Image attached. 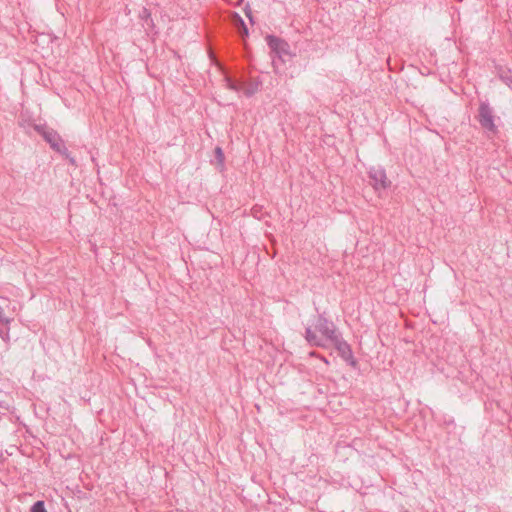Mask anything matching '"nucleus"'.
<instances>
[{"instance_id": "6e6552de", "label": "nucleus", "mask_w": 512, "mask_h": 512, "mask_svg": "<svg viewBox=\"0 0 512 512\" xmlns=\"http://www.w3.org/2000/svg\"><path fill=\"white\" fill-rule=\"evenodd\" d=\"M140 18L144 20L149 27H153L154 24L151 17V13L147 8L142 9V11L140 12Z\"/></svg>"}, {"instance_id": "7ed1b4c3", "label": "nucleus", "mask_w": 512, "mask_h": 512, "mask_svg": "<svg viewBox=\"0 0 512 512\" xmlns=\"http://www.w3.org/2000/svg\"><path fill=\"white\" fill-rule=\"evenodd\" d=\"M269 48L279 57L289 55V45L286 41L273 35L266 37Z\"/></svg>"}, {"instance_id": "0eeeda50", "label": "nucleus", "mask_w": 512, "mask_h": 512, "mask_svg": "<svg viewBox=\"0 0 512 512\" xmlns=\"http://www.w3.org/2000/svg\"><path fill=\"white\" fill-rule=\"evenodd\" d=\"M305 339L312 346H317V347H325L326 346L325 340L322 337L317 336L315 331H313L310 327L306 328Z\"/></svg>"}, {"instance_id": "ddd939ff", "label": "nucleus", "mask_w": 512, "mask_h": 512, "mask_svg": "<svg viewBox=\"0 0 512 512\" xmlns=\"http://www.w3.org/2000/svg\"><path fill=\"white\" fill-rule=\"evenodd\" d=\"M11 319L7 316H5L3 309L0 307V323L4 325H9Z\"/></svg>"}, {"instance_id": "f03ea898", "label": "nucleus", "mask_w": 512, "mask_h": 512, "mask_svg": "<svg viewBox=\"0 0 512 512\" xmlns=\"http://www.w3.org/2000/svg\"><path fill=\"white\" fill-rule=\"evenodd\" d=\"M316 329L322 334L325 340L330 342L335 339L339 334L332 322H330L324 316H319L317 319Z\"/></svg>"}, {"instance_id": "f257e3e1", "label": "nucleus", "mask_w": 512, "mask_h": 512, "mask_svg": "<svg viewBox=\"0 0 512 512\" xmlns=\"http://www.w3.org/2000/svg\"><path fill=\"white\" fill-rule=\"evenodd\" d=\"M34 129L43 136V138L50 144L51 148L62 155L69 157L67 148L59 136L53 129H49L44 125H34Z\"/></svg>"}, {"instance_id": "f8f14e48", "label": "nucleus", "mask_w": 512, "mask_h": 512, "mask_svg": "<svg viewBox=\"0 0 512 512\" xmlns=\"http://www.w3.org/2000/svg\"><path fill=\"white\" fill-rule=\"evenodd\" d=\"M226 86L228 89L239 91L240 87L237 83L233 82L230 78H226Z\"/></svg>"}, {"instance_id": "1a4fd4ad", "label": "nucleus", "mask_w": 512, "mask_h": 512, "mask_svg": "<svg viewBox=\"0 0 512 512\" xmlns=\"http://www.w3.org/2000/svg\"><path fill=\"white\" fill-rule=\"evenodd\" d=\"M500 79L512 89V72L511 71L501 72Z\"/></svg>"}, {"instance_id": "39448f33", "label": "nucleus", "mask_w": 512, "mask_h": 512, "mask_svg": "<svg viewBox=\"0 0 512 512\" xmlns=\"http://www.w3.org/2000/svg\"><path fill=\"white\" fill-rule=\"evenodd\" d=\"M369 178L371 180V185L376 191L379 189H386L390 184L385 171L379 168H372L369 171Z\"/></svg>"}, {"instance_id": "20e7f679", "label": "nucleus", "mask_w": 512, "mask_h": 512, "mask_svg": "<svg viewBox=\"0 0 512 512\" xmlns=\"http://www.w3.org/2000/svg\"><path fill=\"white\" fill-rule=\"evenodd\" d=\"M331 343L335 346L336 350L338 351L339 355L346 361L349 362L351 365H355V360L353 358V353L351 350L350 345L343 340L339 335L335 337L331 341Z\"/></svg>"}, {"instance_id": "423d86ee", "label": "nucleus", "mask_w": 512, "mask_h": 512, "mask_svg": "<svg viewBox=\"0 0 512 512\" xmlns=\"http://www.w3.org/2000/svg\"><path fill=\"white\" fill-rule=\"evenodd\" d=\"M479 121L481 125L490 131L495 130L494 118L491 108L487 104H481L479 108Z\"/></svg>"}, {"instance_id": "4468645a", "label": "nucleus", "mask_w": 512, "mask_h": 512, "mask_svg": "<svg viewBox=\"0 0 512 512\" xmlns=\"http://www.w3.org/2000/svg\"><path fill=\"white\" fill-rule=\"evenodd\" d=\"M215 155H216L217 160L220 163H223V161H224V154H223V151H222V149L220 147H216L215 148Z\"/></svg>"}, {"instance_id": "2eb2a0df", "label": "nucleus", "mask_w": 512, "mask_h": 512, "mask_svg": "<svg viewBox=\"0 0 512 512\" xmlns=\"http://www.w3.org/2000/svg\"><path fill=\"white\" fill-rule=\"evenodd\" d=\"M0 337L5 341L8 342L10 340L9 331H3L0 330Z\"/></svg>"}, {"instance_id": "9b49d317", "label": "nucleus", "mask_w": 512, "mask_h": 512, "mask_svg": "<svg viewBox=\"0 0 512 512\" xmlns=\"http://www.w3.org/2000/svg\"><path fill=\"white\" fill-rule=\"evenodd\" d=\"M237 23L239 24V33L242 35V36H247L248 35V28L247 26L245 25L244 21L242 20V18H240L239 16H237Z\"/></svg>"}, {"instance_id": "9d476101", "label": "nucleus", "mask_w": 512, "mask_h": 512, "mask_svg": "<svg viewBox=\"0 0 512 512\" xmlns=\"http://www.w3.org/2000/svg\"><path fill=\"white\" fill-rule=\"evenodd\" d=\"M31 512H47L44 502L43 501H37L33 504L31 507Z\"/></svg>"}]
</instances>
